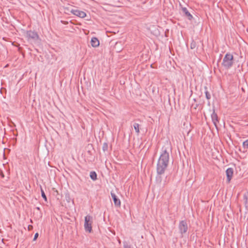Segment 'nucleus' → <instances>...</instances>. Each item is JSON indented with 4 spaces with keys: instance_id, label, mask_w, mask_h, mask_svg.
Wrapping results in <instances>:
<instances>
[{
    "instance_id": "obj_1",
    "label": "nucleus",
    "mask_w": 248,
    "mask_h": 248,
    "mask_svg": "<svg viewBox=\"0 0 248 248\" xmlns=\"http://www.w3.org/2000/svg\"><path fill=\"white\" fill-rule=\"evenodd\" d=\"M169 161V154L167 150L165 149L161 154L157 163L156 172L157 176L156 177V181L161 183L162 181V177L161 175L164 173L166 170Z\"/></svg>"
},
{
    "instance_id": "obj_2",
    "label": "nucleus",
    "mask_w": 248,
    "mask_h": 248,
    "mask_svg": "<svg viewBox=\"0 0 248 248\" xmlns=\"http://www.w3.org/2000/svg\"><path fill=\"white\" fill-rule=\"evenodd\" d=\"M222 65L227 69H230L233 64V56L230 53H227L225 55L221 63Z\"/></svg>"
},
{
    "instance_id": "obj_3",
    "label": "nucleus",
    "mask_w": 248,
    "mask_h": 248,
    "mask_svg": "<svg viewBox=\"0 0 248 248\" xmlns=\"http://www.w3.org/2000/svg\"><path fill=\"white\" fill-rule=\"evenodd\" d=\"M25 37L29 42L31 43H36L39 42V36L38 33L32 31H27L25 32Z\"/></svg>"
},
{
    "instance_id": "obj_4",
    "label": "nucleus",
    "mask_w": 248,
    "mask_h": 248,
    "mask_svg": "<svg viewBox=\"0 0 248 248\" xmlns=\"http://www.w3.org/2000/svg\"><path fill=\"white\" fill-rule=\"evenodd\" d=\"M93 223V217L87 215L85 217L84 228L86 232H91L92 231V224Z\"/></svg>"
},
{
    "instance_id": "obj_5",
    "label": "nucleus",
    "mask_w": 248,
    "mask_h": 248,
    "mask_svg": "<svg viewBox=\"0 0 248 248\" xmlns=\"http://www.w3.org/2000/svg\"><path fill=\"white\" fill-rule=\"evenodd\" d=\"M178 228L179 232L181 234V237H183V234L186 233L188 230L187 223L186 220H181L180 221Z\"/></svg>"
},
{
    "instance_id": "obj_6",
    "label": "nucleus",
    "mask_w": 248,
    "mask_h": 248,
    "mask_svg": "<svg viewBox=\"0 0 248 248\" xmlns=\"http://www.w3.org/2000/svg\"><path fill=\"white\" fill-rule=\"evenodd\" d=\"M71 12L74 15L78 16L81 18H84L86 16V13L76 9H72Z\"/></svg>"
},
{
    "instance_id": "obj_7",
    "label": "nucleus",
    "mask_w": 248,
    "mask_h": 248,
    "mask_svg": "<svg viewBox=\"0 0 248 248\" xmlns=\"http://www.w3.org/2000/svg\"><path fill=\"white\" fill-rule=\"evenodd\" d=\"M110 194L115 207H120L121 206V201L120 199L113 192H111Z\"/></svg>"
},
{
    "instance_id": "obj_8",
    "label": "nucleus",
    "mask_w": 248,
    "mask_h": 248,
    "mask_svg": "<svg viewBox=\"0 0 248 248\" xmlns=\"http://www.w3.org/2000/svg\"><path fill=\"white\" fill-rule=\"evenodd\" d=\"M226 174L227 176V181L228 183H229L233 174V169L232 168H228L226 170Z\"/></svg>"
},
{
    "instance_id": "obj_9",
    "label": "nucleus",
    "mask_w": 248,
    "mask_h": 248,
    "mask_svg": "<svg viewBox=\"0 0 248 248\" xmlns=\"http://www.w3.org/2000/svg\"><path fill=\"white\" fill-rule=\"evenodd\" d=\"M211 118L214 125L215 126L216 128H217V123H218L219 120L218 116L217 114L215 112V110L214 109L213 110V112L211 114Z\"/></svg>"
},
{
    "instance_id": "obj_10",
    "label": "nucleus",
    "mask_w": 248,
    "mask_h": 248,
    "mask_svg": "<svg viewBox=\"0 0 248 248\" xmlns=\"http://www.w3.org/2000/svg\"><path fill=\"white\" fill-rule=\"evenodd\" d=\"M182 11L184 14V16L189 20H191L193 18V16L188 12L186 7H182Z\"/></svg>"
},
{
    "instance_id": "obj_11",
    "label": "nucleus",
    "mask_w": 248,
    "mask_h": 248,
    "mask_svg": "<svg viewBox=\"0 0 248 248\" xmlns=\"http://www.w3.org/2000/svg\"><path fill=\"white\" fill-rule=\"evenodd\" d=\"M91 44L93 47H97L99 45V41L96 37H93L91 41Z\"/></svg>"
},
{
    "instance_id": "obj_12",
    "label": "nucleus",
    "mask_w": 248,
    "mask_h": 248,
    "mask_svg": "<svg viewBox=\"0 0 248 248\" xmlns=\"http://www.w3.org/2000/svg\"><path fill=\"white\" fill-rule=\"evenodd\" d=\"M141 127V125L138 123H134L133 124V127L137 134L140 133V128Z\"/></svg>"
},
{
    "instance_id": "obj_13",
    "label": "nucleus",
    "mask_w": 248,
    "mask_h": 248,
    "mask_svg": "<svg viewBox=\"0 0 248 248\" xmlns=\"http://www.w3.org/2000/svg\"><path fill=\"white\" fill-rule=\"evenodd\" d=\"M90 176L92 180L93 181H95L97 179V173L94 171H92L90 172Z\"/></svg>"
},
{
    "instance_id": "obj_14",
    "label": "nucleus",
    "mask_w": 248,
    "mask_h": 248,
    "mask_svg": "<svg viewBox=\"0 0 248 248\" xmlns=\"http://www.w3.org/2000/svg\"><path fill=\"white\" fill-rule=\"evenodd\" d=\"M243 200L244 201V203L246 207H247L248 200V192H247L244 194Z\"/></svg>"
},
{
    "instance_id": "obj_15",
    "label": "nucleus",
    "mask_w": 248,
    "mask_h": 248,
    "mask_svg": "<svg viewBox=\"0 0 248 248\" xmlns=\"http://www.w3.org/2000/svg\"><path fill=\"white\" fill-rule=\"evenodd\" d=\"M204 89H205V94L206 98L207 99L209 100V99H210L211 98L210 94L208 92V91H207V87L205 86L204 87Z\"/></svg>"
},
{
    "instance_id": "obj_16",
    "label": "nucleus",
    "mask_w": 248,
    "mask_h": 248,
    "mask_svg": "<svg viewBox=\"0 0 248 248\" xmlns=\"http://www.w3.org/2000/svg\"><path fill=\"white\" fill-rule=\"evenodd\" d=\"M41 196L43 198V199L46 201L47 202V197L44 191L42 189V187L41 186Z\"/></svg>"
},
{
    "instance_id": "obj_17",
    "label": "nucleus",
    "mask_w": 248,
    "mask_h": 248,
    "mask_svg": "<svg viewBox=\"0 0 248 248\" xmlns=\"http://www.w3.org/2000/svg\"><path fill=\"white\" fill-rule=\"evenodd\" d=\"M65 200L67 201V202H70L71 201V198L70 197V194L68 193H65Z\"/></svg>"
},
{
    "instance_id": "obj_18",
    "label": "nucleus",
    "mask_w": 248,
    "mask_h": 248,
    "mask_svg": "<svg viewBox=\"0 0 248 248\" xmlns=\"http://www.w3.org/2000/svg\"><path fill=\"white\" fill-rule=\"evenodd\" d=\"M196 46H197V44H196V42L194 41V40H192L191 43H190V48L192 49H193L196 47Z\"/></svg>"
},
{
    "instance_id": "obj_19",
    "label": "nucleus",
    "mask_w": 248,
    "mask_h": 248,
    "mask_svg": "<svg viewBox=\"0 0 248 248\" xmlns=\"http://www.w3.org/2000/svg\"><path fill=\"white\" fill-rule=\"evenodd\" d=\"M124 248H133L126 241L123 242Z\"/></svg>"
},
{
    "instance_id": "obj_20",
    "label": "nucleus",
    "mask_w": 248,
    "mask_h": 248,
    "mask_svg": "<svg viewBox=\"0 0 248 248\" xmlns=\"http://www.w3.org/2000/svg\"><path fill=\"white\" fill-rule=\"evenodd\" d=\"M102 149L104 152H106L108 150V145L107 142H104L103 145Z\"/></svg>"
},
{
    "instance_id": "obj_21",
    "label": "nucleus",
    "mask_w": 248,
    "mask_h": 248,
    "mask_svg": "<svg viewBox=\"0 0 248 248\" xmlns=\"http://www.w3.org/2000/svg\"><path fill=\"white\" fill-rule=\"evenodd\" d=\"M243 147L244 150L248 148V140H245L243 142Z\"/></svg>"
},
{
    "instance_id": "obj_22",
    "label": "nucleus",
    "mask_w": 248,
    "mask_h": 248,
    "mask_svg": "<svg viewBox=\"0 0 248 248\" xmlns=\"http://www.w3.org/2000/svg\"><path fill=\"white\" fill-rule=\"evenodd\" d=\"M38 236H39V234L38 232H36L35 234H34V238H33V241H35L37 238L38 237Z\"/></svg>"
},
{
    "instance_id": "obj_23",
    "label": "nucleus",
    "mask_w": 248,
    "mask_h": 248,
    "mask_svg": "<svg viewBox=\"0 0 248 248\" xmlns=\"http://www.w3.org/2000/svg\"><path fill=\"white\" fill-rule=\"evenodd\" d=\"M0 176L1 177V178L4 177V174L2 171V170L0 169Z\"/></svg>"
},
{
    "instance_id": "obj_24",
    "label": "nucleus",
    "mask_w": 248,
    "mask_h": 248,
    "mask_svg": "<svg viewBox=\"0 0 248 248\" xmlns=\"http://www.w3.org/2000/svg\"><path fill=\"white\" fill-rule=\"evenodd\" d=\"M28 229L29 231H31L33 229V226L31 225H29L28 226Z\"/></svg>"
},
{
    "instance_id": "obj_25",
    "label": "nucleus",
    "mask_w": 248,
    "mask_h": 248,
    "mask_svg": "<svg viewBox=\"0 0 248 248\" xmlns=\"http://www.w3.org/2000/svg\"><path fill=\"white\" fill-rule=\"evenodd\" d=\"M87 147L89 149H90L91 148H92L93 147V146H92V144H88Z\"/></svg>"
},
{
    "instance_id": "obj_26",
    "label": "nucleus",
    "mask_w": 248,
    "mask_h": 248,
    "mask_svg": "<svg viewBox=\"0 0 248 248\" xmlns=\"http://www.w3.org/2000/svg\"><path fill=\"white\" fill-rule=\"evenodd\" d=\"M36 209L38 210V211H41V209L39 207H36Z\"/></svg>"
},
{
    "instance_id": "obj_27",
    "label": "nucleus",
    "mask_w": 248,
    "mask_h": 248,
    "mask_svg": "<svg viewBox=\"0 0 248 248\" xmlns=\"http://www.w3.org/2000/svg\"><path fill=\"white\" fill-rule=\"evenodd\" d=\"M201 144L203 146V147H204V145H203L202 142H201Z\"/></svg>"
},
{
    "instance_id": "obj_28",
    "label": "nucleus",
    "mask_w": 248,
    "mask_h": 248,
    "mask_svg": "<svg viewBox=\"0 0 248 248\" xmlns=\"http://www.w3.org/2000/svg\"><path fill=\"white\" fill-rule=\"evenodd\" d=\"M47 142H48V140H46V143H47Z\"/></svg>"
},
{
    "instance_id": "obj_29",
    "label": "nucleus",
    "mask_w": 248,
    "mask_h": 248,
    "mask_svg": "<svg viewBox=\"0 0 248 248\" xmlns=\"http://www.w3.org/2000/svg\"><path fill=\"white\" fill-rule=\"evenodd\" d=\"M231 141H232V144H234L233 142V140H231Z\"/></svg>"
},
{
    "instance_id": "obj_30",
    "label": "nucleus",
    "mask_w": 248,
    "mask_h": 248,
    "mask_svg": "<svg viewBox=\"0 0 248 248\" xmlns=\"http://www.w3.org/2000/svg\"><path fill=\"white\" fill-rule=\"evenodd\" d=\"M2 143H4V140H2Z\"/></svg>"
},
{
    "instance_id": "obj_31",
    "label": "nucleus",
    "mask_w": 248,
    "mask_h": 248,
    "mask_svg": "<svg viewBox=\"0 0 248 248\" xmlns=\"http://www.w3.org/2000/svg\"><path fill=\"white\" fill-rule=\"evenodd\" d=\"M12 140H16V139H14V138H13V139H12Z\"/></svg>"
},
{
    "instance_id": "obj_32",
    "label": "nucleus",
    "mask_w": 248,
    "mask_h": 248,
    "mask_svg": "<svg viewBox=\"0 0 248 248\" xmlns=\"http://www.w3.org/2000/svg\"><path fill=\"white\" fill-rule=\"evenodd\" d=\"M16 142H15V143L13 144V145H15V144H16Z\"/></svg>"
},
{
    "instance_id": "obj_33",
    "label": "nucleus",
    "mask_w": 248,
    "mask_h": 248,
    "mask_svg": "<svg viewBox=\"0 0 248 248\" xmlns=\"http://www.w3.org/2000/svg\"><path fill=\"white\" fill-rule=\"evenodd\" d=\"M203 142L204 144H205V140H203Z\"/></svg>"
}]
</instances>
